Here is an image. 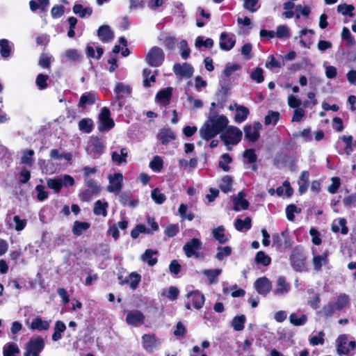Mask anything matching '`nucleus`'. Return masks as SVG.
<instances>
[{
  "mask_svg": "<svg viewBox=\"0 0 356 356\" xmlns=\"http://www.w3.org/2000/svg\"><path fill=\"white\" fill-rule=\"evenodd\" d=\"M291 289L290 284L286 282L284 277L280 276L277 279L275 288L273 293L275 296H281L286 294Z\"/></svg>",
  "mask_w": 356,
  "mask_h": 356,
  "instance_id": "18",
  "label": "nucleus"
},
{
  "mask_svg": "<svg viewBox=\"0 0 356 356\" xmlns=\"http://www.w3.org/2000/svg\"><path fill=\"white\" fill-rule=\"evenodd\" d=\"M44 344V341L41 337L31 338L26 344L24 356H40Z\"/></svg>",
  "mask_w": 356,
  "mask_h": 356,
  "instance_id": "4",
  "label": "nucleus"
},
{
  "mask_svg": "<svg viewBox=\"0 0 356 356\" xmlns=\"http://www.w3.org/2000/svg\"><path fill=\"white\" fill-rule=\"evenodd\" d=\"M241 65L236 63H227L225 70L222 72V75L225 77L230 76L234 72L238 70Z\"/></svg>",
  "mask_w": 356,
  "mask_h": 356,
  "instance_id": "58",
  "label": "nucleus"
},
{
  "mask_svg": "<svg viewBox=\"0 0 356 356\" xmlns=\"http://www.w3.org/2000/svg\"><path fill=\"white\" fill-rule=\"evenodd\" d=\"M332 231L333 232H339L346 235L348 232V228L346 226V220L345 218H339L337 221V225L334 222L332 225Z\"/></svg>",
  "mask_w": 356,
  "mask_h": 356,
  "instance_id": "37",
  "label": "nucleus"
},
{
  "mask_svg": "<svg viewBox=\"0 0 356 356\" xmlns=\"http://www.w3.org/2000/svg\"><path fill=\"white\" fill-rule=\"evenodd\" d=\"M232 162V158L227 154H224L221 156V160L219 161V167L225 172L229 170V163Z\"/></svg>",
  "mask_w": 356,
  "mask_h": 356,
  "instance_id": "61",
  "label": "nucleus"
},
{
  "mask_svg": "<svg viewBox=\"0 0 356 356\" xmlns=\"http://www.w3.org/2000/svg\"><path fill=\"white\" fill-rule=\"evenodd\" d=\"M119 200L121 204L124 207H135L138 204V201L133 197L130 191L120 192Z\"/></svg>",
  "mask_w": 356,
  "mask_h": 356,
  "instance_id": "20",
  "label": "nucleus"
},
{
  "mask_svg": "<svg viewBox=\"0 0 356 356\" xmlns=\"http://www.w3.org/2000/svg\"><path fill=\"white\" fill-rule=\"evenodd\" d=\"M140 233L145 234H151L152 231L150 229L147 228L144 225L139 224L137 225L136 227L131 230V236L133 238H136L139 236Z\"/></svg>",
  "mask_w": 356,
  "mask_h": 356,
  "instance_id": "47",
  "label": "nucleus"
},
{
  "mask_svg": "<svg viewBox=\"0 0 356 356\" xmlns=\"http://www.w3.org/2000/svg\"><path fill=\"white\" fill-rule=\"evenodd\" d=\"M202 248V241L197 238H193L187 241L183 246V250L188 258L195 257L200 258L202 254L200 250Z\"/></svg>",
  "mask_w": 356,
  "mask_h": 356,
  "instance_id": "7",
  "label": "nucleus"
},
{
  "mask_svg": "<svg viewBox=\"0 0 356 356\" xmlns=\"http://www.w3.org/2000/svg\"><path fill=\"white\" fill-rule=\"evenodd\" d=\"M152 200L159 204H163L165 201V195L162 193L159 189L155 188L151 193Z\"/></svg>",
  "mask_w": 356,
  "mask_h": 356,
  "instance_id": "56",
  "label": "nucleus"
},
{
  "mask_svg": "<svg viewBox=\"0 0 356 356\" xmlns=\"http://www.w3.org/2000/svg\"><path fill=\"white\" fill-rule=\"evenodd\" d=\"M229 122L227 118L223 115H213L209 117L200 129L201 137L207 140L220 134Z\"/></svg>",
  "mask_w": 356,
  "mask_h": 356,
  "instance_id": "1",
  "label": "nucleus"
},
{
  "mask_svg": "<svg viewBox=\"0 0 356 356\" xmlns=\"http://www.w3.org/2000/svg\"><path fill=\"white\" fill-rule=\"evenodd\" d=\"M90 227V224L89 222L76 220L72 226V232L74 235L79 236Z\"/></svg>",
  "mask_w": 356,
  "mask_h": 356,
  "instance_id": "30",
  "label": "nucleus"
},
{
  "mask_svg": "<svg viewBox=\"0 0 356 356\" xmlns=\"http://www.w3.org/2000/svg\"><path fill=\"white\" fill-rule=\"evenodd\" d=\"M232 179L229 175L224 176L219 183V187L222 192L227 193L232 189Z\"/></svg>",
  "mask_w": 356,
  "mask_h": 356,
  "instance_id": "43",
  "label": "nucleus"
},
{
  "mask_svg": "<svg viewBox=\"0 0 356 356\" xmlns=\"http://www.w3.org/2000/svg\"><path fill=\"white\" fill-rule=\"evenodd\" d=\"M19 353L17 346L13 343H8L3 348V356H14Z\"/></svg>",
  "mask_w": 356,
  "mask_h": 356,
  "instance_id": "42",
  "label": "nucleus"
},
{
  "mask_svg": "<svg viewBox=\"0 0 356 356\" xmlns=\"http://www.w3.org/2000/svg\"><path fill=\"white\" fill-rule=\"evenodd\" d=\"M337 352L339 355H348L350 348L348 346V339L345 335L339 336L337 341Z\"/></svg>",
  "mask_w": 356,
  "mask_h": 356,
  "instance_id": "23",
  "label": "nucleus"
},
{
  "mask_svg": "<svg viewBox=\"0 0 356 356\" xmlns=\"http://www.w3.org/2000/svg\"><path fill=\"white\" fill-rule=\"evenodd\" d=\"M300 212V209H298V207L294 204H289L286 208V218L290 221H293L295 219L294 213H298Z\"/></svg>",
  "mask_w": 356,
  "mask_h": 356,
  "instance_id": "60",
  "label": "nucleus"
},
{
  "mask_svg": "<svg viewBox=\"0 0 356 356\" xmlns=\"http://www.w3.org/2000/svg\"><path fill=\"white\" fill-rule=\"evenodd\" d=\"M221 269H205L202 270V274L209 278V284H212L217 281V277L220 275Z\"/></svg>",
  "mask_w": 356,
  "mask_h": 356,
  "instance_id": "40",
  "label": "nucleus"
},
{
  "mask_svg": "<svg viewBox=\"0 0 356 356\" xmlns=\"http://www.w3.org/2000/svg\"><path fill=\"white\" fill-rule=\"evenodd\" d=\"M234 227L238 231H242L243 229H250L251 227V218L246 217L243 220L237 218L235 221Z\"/></svg>",
  "mask_w": 356,
  "mask_h": 356,
  "instance_id": "44",
  "label": "nucleus"
},
{
  "mask_svg": "<svg viewBox=\"0 0 356 356\" xmlns=\"http://www.w3.org/2000/svg\"><path fill=\"white\" fill-rule=\"evenodd\" d=\"M165 60V54L159 47H152L145 56V62L151 67L161 66Z\"/></svg>",
  "mask_w": 356,
  "mask_h": 356,
  "instance_id": "2",
  "label": "nucleus"
},
{
  "mask_svg": "<svg viewBox=\"0 0 356 356\" xmlns=\"http://www.w3.org/2000/svg\"><path fill=\"white\" fill-rule=\"evenodd\" d=\"M173 71L177 76L190 78L193 75L194 70L191 64L184 63L183 64H175L173 66Z\"/></svg>",
  "mask_w": 356,
  "mask_h": 356,
  "instance_id": "17",
  "label": "nucleus"
},
{
  "mask_svg": "<svg viewBox=\"0 0 356 356\" xmlns=\"http://www.w3.org/2000/svg\"><path fill=\"white\" fill-rule=\"evenodd\" d=\"M49 327V323L47 321H44L40 318H35L33 320L30 329L35 330H46Z\"/></svg>",
  "mask_w": 356,
  "mask_h": 356,
  "instance_id": "36",
  "label": "nucleus"
},
{
  "mask_svg": "<svg viewBox=\"0 0 356 356\" xmlns=\"http://www.w3.org/2000/svg\"><path fill=\"white\" fill-rule=\"evenodd\" d=\"M278 38H288L290 37V32L289 28L285 25H280L277 28L275 32V37Z\"/></svg>",
  "mask_w": 356,
  "mask_h": 356,
  "instance_id": "57",
  "label": "nucleus"
},
{
  "mask_svg": "<svg viewBox=\"0 0 356 356\" xmlns=\"http://www.w3.org/2000/svg\"><path fill=\"white\" fill-rule=\"evenodd\" d=\"M61 182L58 179H48L47 180V185L51 189H53L56 193H58L62 188Z\"/></svg>",
  "mask_w": 356,
  "mask_h": 356,
  "instance_id": "63",
  "label": "nucleus"
},
{
  "mask_svg": "<svg viewBox=\"0 0 356 356\" xmlns=\"http://www.w3.org/2000/svg\"><path fill=\"white\" fill-rule=\"evenodd\" d=\"M86 189L80 192L79 197L83 202H89L94 195H98L101 191L100 185L94 179H87L85 181Z\"/></svg>",
  "mask_w": 356,
  "mask_h": 356,
  "instance_id": "5",
  "label": "nucleus"
},
{
  "mask_svg": "<svg viewBox=\"0 0 356 356\" xmlns=\"http://www.w3.org/2000/svg\"><path fill=\"white\" fill-rule=\"evenodd\" d=\"M109 184L106 187V191L115 195L121 191L123 184V175L120 172H115L108 175Z\"/></svg>",
  "mask_w": 356,
  "mask_h": 356,
  "instance_id": "9",
  "label": "nucleus"
},
{
  "mask_svg": "<svg viewBox=\"0 0 356 356\" xmlns=\"http://www.w3.org/2000/svg\"><path fill=\"white\" fill-rule=\"evenodd\" d=\"M260 7L259 0H244L243 8L244 9L251 12H256Z\"/></svg>",
  "mask_w": 356,
  "mask_h": 356,
  "instance_id": "51",
  "label": "nucleus"
},
{
  "mask_svg": "<svg viewBox=\"0 0 356 356\" xmlns=\"http://www.w3.org/2000/svg\"><path fill=\"white\" fill-rule=\"evenodd\" d=\"M242 135V131L238 128L230 126L220 135V138L225 145H235L241 141Z\"/></svg>",
  "mask_w": 356,
  "mask_h": 356,
  "instance_id": "6",
  "label": "nucleus"
},
{
  "mask_svg": "<svg viewBox=\"0 0 356 356\" xmlns=\"http://www.w3.org/2000/svg\"><path fill=\"white\" fill-rule=\"evenodd\" d=\"M246 321L245 315L235 316L231 321V326L235 331H242L244 329V325Z\"/></svg>",
  "mask_w": 356,
  "mask_h": 356,
  "instance_id": "35",
  "label": "nucleus"
},
{
  "mask_svg": "<svg viewBox=\"0 0 356 356\" xmlns=\"http://www.w3.org/2000/svg\"><path fill=\"white\" fill-rule=\"evenodd\" d=\"M307 257L303 249L300 247L295 248L290 256L291 264L296 271L302 272L305 269Z\"/></svg>",
  "mask_w": 356,
  "mask_h": 356,
  "instance_id": "3",
  "label": "nucleus"
},
{
  "mask_svg": "<svg viewBox=\"0 0 356 356\" xmlns=\"http://www.w3.org/2000/svg\"><path fill=\"white\" fill-rule=\"evenodd\" d=\"M49 4V0H31L29 2L30 9L33 12L38 9L41 10V11H46Z\"/></svg>",
  "mask_w": 356,
  "mask_h": 356,
  "instance_id": "33",
  "label": "nucleus"
},
{
  "mask_svg": "<svg viewBox=\"0 0 356 356\" xmlns=\"http://www.w3.org/2000/svg\"><path fill=\"white\" fill-rule=\"evenodd\" d=\"M34 151L33 149H28L23 152V155L21 159V163L27 165H31L33 162V156Z\"/></svg>",
  "mask_w": 356,
  "mask_h": 356,
  "instance_id": "52",
  "label": "nucleus"
},
{
  "mask_svg": "<svg viewBox=\"0 0 356 356\" xmlns=\"http://www.w3.org/2000/svg\"><path fill=\"white\" fill-rule=\"evenodd\" d=\"M110 111L108 108L104 107L99 115V130H109L114 127V122L110 118Z\"/></svg>",
  "mask_w": 356,
  "mask_h": 356,
  "instance_id": "13",
  "label": "nucleus"
},
{
  "mask_svg": "<svg viewBox=\"0 0 356 356\" xmlns=\"http://www.w3.org/2000/svg\"><path fill=\"white\" fill-rule=\"evenodd\" d=\"M213 238L220 244L225 243L228 241L227 237L225 234V228L223 226H219L212 230Z\"/></svg>",
  "mask_w": 356,
  "mask_h": 356,
  "instance_id": "38",
  "label": "nucleus"
},
{
  "mask_svg": "<svg viewBox=\"0 0 356 356\" xmlns=\"http://www.w3.org/2000/svg\"><path fill=\"white\" fill-rule=\"evenodd\" d=\"M245 137L251 142H255L259 137V131L252 128L250 125L244 127Z\"/></svg>",
  "mask_w": 356,
  "mask_h": 356,
  "instance_id": "41",
  "label": "nucleus"
},
{
  "mask_svg": "<svg viewBox=\"0 0 356 356\" xmlns=\"http://www.w3.org/2000/svg\"><path fill=\"white\" fill-rule=\"evenodd\" d=\"M349 304V297L346 294H340L334 304L337 310H341Z\"/></svg>",
  "mask_w": 356,
  "mask_h": 356,
  "instance_id": "49",
  "label": "nucleus"
},
{
  "mask_svg": "<svg viewBox=\"0 0 356 356\" xmlns=\"http://www.w3.org/2000/svg\"><path fill=\"white\" fill-rule=\"evenodd\" d=\"M336 309V307L334 305V303L329 302L327 305H325L320 312V314H321L323 316L328 317L331 316L334 311Z\"/></svg>",
  "mask_w": 356,
  "mask_h": 356,
  "instance_id": "64",
  "label": "nucleus"
},
{
  "mask_svg": "<svg viewBox=\"0 0 356 356\" xmlns=\"http://www.w3.org/2000/svg\"><path fill=\"white\" fill-rule=\"evenodd\" d=\"M104 145L97 137H92L86 147L87 153L92 158L99 156L104 152Z\"/></svg>",
  "mask_w": 356,
  "mask_h": 356,
  "instance_id": "10",
  "label": "nucleus"
},
{
  "mask_svg": "<svg viewBox=\"0 0 356 356\" xmlns=\"http://www.w3.org/2000/svg\"><path fill=\"white\" fill-rule=\"evenodd\" d=\"M289 321L295 326L303 325L307 321V316L305 314L298 316L296 313H292L289 316Z\"/></svg>",
  "mask_w": 356,
  "mask_h": 356,
  "instance_id": "39",
  "label": "nucleus"
},
{
  "mask_svg": "<svg viewBox=\"0 0 356 356\" xmlns=\"http://www.w3.org/2000/svg\"><path fill=\"white\" fill-rule=\"evenodd\" d=\"M236 40L234 37L229 35L223 32L220 35V48L224 51L231 50L235 45Z\"/></svg>",
  "mask_w": 356,
  "mask_h": 356,
  "instance_id": "19",
  "label": "nucleus"
},
{
  "mask_svg": "<svg viewBox=\"0 0 356 356\" xmlns=\"http://www.w3.org/2000/svg\"><path fill=\"white\" fill-rule=\"evenodd\" d=\"M341 38L345 40L348 45L353 46L355 44V39L347 27H343L341 32Z\"/></svg>",
  "mask_w": 356,
  "mask_h": 356,
  "instance_id": "59",
  "label": "nucleus"
},
{
  "mask_svg": "<svg viewBox=\"0 0 356 356\" xmlns=\"http://www.w3.org/2000/svg\"><path fill=\"white\" fill-rule=\"evenodd\" d=\"M163 166V162L162 159L156 156L154 157L153 160L149 163V168L155 172H160Z\"/></svg>",
  "mask_w": 356,
  "mask_h": 356,
  "instance_id": "53",
  "label": "nucleus"
},
{
  "mask_svg": "<svg viewBox=\"0 0 356 356\" xmlns=\"http://www.w3.org/2000/svg\"><path fill=\"white\" fill-rule=\"evenodd\" d=\"M158 252L151 249H147L141 255V260L146 262L149 266H153L157 263V257L156 255Z\"/></svg>",
  "mask_w": 356,
  "mask_h": 356,
  "instance_id": "26",
  "label": "nucleus"
},
{
  "mask_svg": "<svg viewBox=\"0 0 356 356\" xmlns=\"http://www.w3.org/2000/svg\"><path fill=\"white\" fill-rule=\"evenodd\" d=\"M328 255L329 252L325 250L321 255H314L312 259V264L314 266V268L316 271H320L323 265H326L328 264Z\"/></svg>",
  "mask_w": 356,
  "mask_h": 356,
  "instance_id": "22",
  "label": "nucleus"
},
{
  "mask_svg": "<svg viewBox=\"0 0 356 356\" xmlns=\"http://www.w3.org/2000/svg\"><path fill=\"white\" fill-rule=\"evenodd\" d=\"M186 298L188 300L185 304L187 309H191V302H192L195 309H200L203 307L205 301L204 295L199 291L188 292L186 294Z\"/></svg>",
  "mask_w": 356,
  "mask_h": 356,
  "instance_id": "8",
  "label": "nucleus"
},
{
  "mask_svg": "<svg viewBox=\"0 0 356 356\" xmlns=\"http://www.w3.org/2000/svg\"><path fill=\"white\" fill-rule=\"evenodd\" d=\"M354 7L352 5L340 4L337 6V11L343 15H348L350 17H353V10Z\"/></svg>",
  "mask_w": 356,
  "mask_h": 356,
  "instance_id": "62",
  "label": "nucleus"
},
{
  "mask_svg": "<svg viewBox=\"0 0 356 356\" xmlns=\"http://www.w3.org/2000/svg\"><path fill=\"white\" fill-rule=\"evenodd\" d=\"M1 55L3 58H8L10 55L11 47L9 41L6 39L0 40Z\"/></svg>",
  "mask_w": 356,
  "mask_h": 356,
  "instance_id": "50",
  "label": "nucleus"
},
{
  "mask_svg": "<svg viewBox=\"0 0 356 356\" xmlns=\"http://www.w3.org/2000/svg\"><path fill=\"white\" fill-rule=\"evenodd\" d=\"M97 99V94L95 92H86L81 95L79 106L82 108H85L87 105H91L95 104Z\"/></svg>",
  "mask_w": 356,
  "mask_h": 356,
  "instance_id": "27",
  "label": "nucleus"
},
{
  "mask_svg": "<svg viewBox=\"0 0 356 356\" xmlns=\"http://www.w3.org/2000/svg\"><path fill=\"white\" fill-rule=\"evenodd\" d=\"M254 261L257 264H262L264 266L270 265L271 262L270 257L266 254L263 251H259L255 256Z\"/></svg>",
  "mask_w": 356,
  "mask_h": 356,
  "instance_id": "45",
  "label": "nucleus"
},
{
  "mask_svg": "<svg viewBox=\"0 0 356 356\" xmlns=\"http://www.w3.org/2000/svg\"><path fill=\"white\" fill-rule=\"evenodd\" d=\"M280 113L277 111H269L265 117V124H275L280 119Z\"/></svg>",
  "mask_w": 356,
  "mask_h": 356,
  "instance_id": "48",
  "label": "nucleus"
},
{
  "mask_svg": "<svg viewBox=\"0 0 356 356\" xmlns=\"http://www.w3.org/2000/svg\"><path fill=\"white\" fill-rule=\"evenodd\" d=\"M157 138L163 145H167L170 140L175 138V134L170 129H163L159 131Z\"/></svg>",
  "mask_w": 356,
  "mask_h": 356,
  "instance_id": "29",
  "label": "nucleus"
},
{
  "mask_svg": "<svg viewBox=\"0 0 356 356\" xmlns=\"http://www.w3.org/2000/svg\"><path fill=\"white\" fill-rule=\"evenodd\" d=\"M128 156V150L126 147H123L120 149V153L118 152H113L111 153V160L113 163L120 165L124 163H127V158Z\"/></svg>",
  "mask_w": 356,
  "mask_h": 356,
  "instance_id": "25",
  "label": "nucleus"
},
{
  "mask_svg": "<svg viewBox=\"0 0 356 356\" xmlns=\"http://www.w3.org/2000/svg\"><path fill=\"white\" fill-rule=\"evenodd\" d=\"M97 35L102 42H108L113 40L114 33L109 26L102 25L98 29Z\"/></svg>",
  "mask_w": 356,
  "mask_h": 356,
  "instance_id": "24",
  "label": "nucleus"
},
{
  "mask_svg": "<svg viewBox=\"0 0 356 356\" xmlns=\"http://www.w3.org/2000/svg\"><path fill=\"white\" fill-rule=\"evenodd\" d=\"M145 316L139 310L129 311L127 314L126 323L133 327H138L144 323Z\"/></svg>",
  "mask_w": 356,
  "mask_h": 356,
  "instance_id": "15",
  "label": "nucleus"
},
{
  "mask_svg": "<svg viewBox=\"0 0 356 356\" xmlns=\"http://www.w3.org/2000/svg\"><path fill=\"white\" fill-rule=\"evenodd\" d=\"M245 194L243 191H240L234 200V209L236 211L245 210L248 208L249 202L245 199Z\"/></svg>",
  "mask_w": 356,
  "mask_h": 356,
  "instance_id": "21",
  "label": "nucleus"
},
{
  "mask_svg": "<svg viewBox=\"0 0 356 356\" xmlns=\"http://www.w3.org/2000/svg\"><path fill=\"white\" fill-rule=\"evenodd\" d=\"M232 254V248L229 246H218L215 258L218 261H222L225 257Z\"/></svg>",
  "mask_w": 356,
  "mask_h": 356,
  "instance_id": "46",
  "label": "nucleus"
},
{
  "mask_svg": "<svg viewBox=\"0 0 356 356\" xmlns=\"http://www.w3.org/2000/svg\"><path fill=\"white\" fill-rule=\"evenodd\" d=\"M195 47L200 48L202 46L206 48H211L213 45V41L211 38H207L204 40V38L202 36H198L195 40Z\"/></svg>",
  "mask_w": 356,
  "mask_h": 356,
  "instance_id": "55",
  "label": "nucleus"
},
{
  "mask_svg": "<svg viewBox=\"0 0 356 356\" xmlns=\"http://www.w3.org/2000/svg\"><path fill=\"white\" fill-rule=\"evenodd\" d=\"M132 91L130 86L126 85L123 83H117L114 88L115 94V99L118 102V106L121 108L123 106L122 99L128 97Z\"/></svg>",
  "mask_w": 356,
  "mask_h": 356,
  "instance_id": "14",
  "label": "nucleus"
},
{
  "mask_svg": "<svg viewBox=\"0 0 356 356\" xmlns=\"http://www.w3.org/2000/svg\"><path fill=\"white\" fill-rule=\"evenodd\" d=\"M108 207V204L107 202L99 200L95 202L93 213L96 216H102L103 217H106L107 216Z\"/></svg>",
  "mask_w": 356,
  "mask_h": 356,
  "instance_id": "28",
  "label": "nucleus"
},
{
  "mask_svg": "<svg viewBox=\"0 0 356 356\" xmlns=\"http://www.w3.org/2000/svg\"><path fill=\"white\" fill-rule=\"evenodd\" d=\"M79 127L85 133H90L92 130V121L90 119H82L79 123Z\"/></svg>",
  "mask_w": 356,
  "mask_h": 356,
  "instance_id": "54",
  "label": "nucleus"
},
{
  "mask_svg": "<svg viewBox=\"0 0 356 356\" xmlns=\"http://www.w3.org/2000/svg\"><path fill=\"white\" fill-rule=\"evenodd\" d=\"M142 346L148 353H152L161 346V341L154 334H145L142 336Z\"/></svg>",
  "mask_w": 356,
  "mask_h": 356,
  "instance_id": "11",
  "label": "nucleus"
},
{
  "mask_svg": "<svg viewBox=\"0 0 356 356\" xmlns=\"http://www.w3.org/2000/svg\"><path fill=\"white\" fill-rule=\"evenodd\" d=\"M256 291L262 296L267 295L271 290V282L266 277L258 278L254 284Z\"/></svg>",
  "mask_w": 356,
  "mask_h": 356,
  "instance_id": "16",
  "label": "nucleus"
},
{
  "mask_svg": "<svg viewBox=\"0 0 356 356\" xmlns=\"http://www.w3.org/2000/svg\"><path fill=\"white\" fill-rule=\"evenodd\" d=\"M72 10L74 14L78 15L81 18H83L86 16H90L92 13L91 8H84L81 4L79 3H75L73 6Z\"/></svg>",
  "mask_w": 356,
  "mask_h": 356,
  "instance_id": "32",
  "label": "nucleus"
},
{
  "mask_svg": "<svg viewBox=\"0 0 356 356\" xmlns=\"http://www.w3.org/2000/svg\"><path fill=\"white\" fill-rule=\"evenodd\" d=\"M273 243L278 248H290L292 246V243L289 231L286 229L280 234H274L273 236Z\"/></svg>",
  "mask_w": 356,
  "mask_h": 356,
  "instance_id": "12",
  "label": "nucleus"
},
{
  "mask_svg": "<svg viewBox=\"0 0 356 356\" xmlns=\"http://www.w3.org/2000/svg\"><path fill=\"white\" fill-rule=\"evenodd\" d=\"M236 107L234 121L237 123H241L245 121L249 114V110L243 106L234 105Z\"/></svg>",
  "mask_w": 356,
  "mask_h": 356,
  "instance_id": "31",
  "label": "nucleus"
},
{
  "mask_svg": "<svg viewBox=\"0 0 356 356\" xmlns=\"http://www.w3.org/2000/svg\"><path fill=\"white\" fill-rule=\"evenodd\" d=\"M172 92V88H167L165 89H163L157 93L156 98L161 103L165 104H168L171 98Z\"/></svg>",
  "mask_w": 356,
  "mask_h": 356,
  "instance_id": "34",
  "label": "nucleus"
}]
</instances>
